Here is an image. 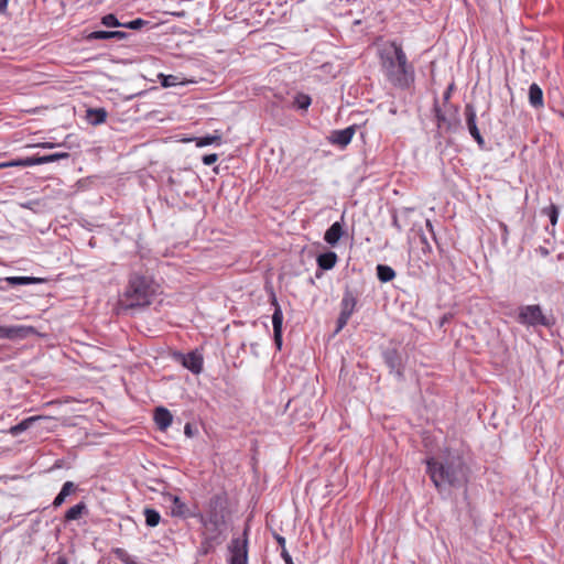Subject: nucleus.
Listing matches in <instances>:
<instances>
[{"label":"nucleus","instance_id":"f257e3e1","mask_svg":"<svg viewBox=\"0 0 564 564\" xmlns=\"http://www.w3.org/2000/svg\"><path fill=\"white\" fill-rule=\"evenodd\" d=\"M427 473L441 491L449 487H463L468 481V468L458 453L445 451L442 456L426 460Z\"/></svg>","mask_w":564,"mask_h":564},{"label":"nucleus","instance_id":"f03ea898","mask_svg":"<svg viewBox=\"0 0 564 564\" xmlns=\"http://www.w3.org/2000/svg\"><path fill=\"white\" fill-rule=\"evenodd\" d=\"M381 70L395 87L408 88L414 82V68L409 63L402 45L397 41L383 44L378 51Z\"/></svg>","mask_w":564,"mask_h":564},{"label":"nucleus","instance_id":"7ed1b4c3","mask_svg":"<svg viewBox=\"0 0 564 564\" xmlns=\"http://www.w3.org/2000/svg\"><path fill=\"white\" fill-rule=\"evenodd\" d=\"M153 295V281L145 275L133 273L130 275L118 304L122 311L145 307L151 304Z\"/></svg>","mask_w":564,"mask_h":564},{"label":"nucleus","instance_id":"20e7f679","mask_svg":"<svg viewBox=\"0 0 564 564\" xmlns=\"http://www.w3.org/2000/svg\"><path fill=\"white\" fill-rule=\"evenodd\" d=\"M200 522L204 528L203 534L208 545L212 547L220 544L227 529L224 499L221 497L216 496L210 499L208 513L205 517L200 516Z\"/></svg>","mask_w":564,"mask_h":564},{"label":"nucleus","instance_id":"39448f33","mask_svg":"<svg viewBox=\"0 0 564 564\" xmlns=\"http://www.w3.org/2000/svg\"><path fill=\"white\" fill-rule=\"evenodd\" d=\"M517 321L528 327L547 326L549 322L540 305H523L519 307Z\"/></svg>","mask_w":564,"mask_h":564},{"label":"nucleus","instance_id":"423d86ee","mask_svg":"<svg viewBox=\"0 0 564 564\" xmlns=\"http://www.w3.org/2000/svg\"><path fill=\"white\" fill-rule=\"evenodd\" d=\"M248 529H245L243 539H232L229 546L231 552L230 564H248Z\"/></svg>","mask_w":564,"mask_h":564},{"label":"nucleus","instance_id":"0eeeda50","mask_svg":"<svg viewBox=\"0 0 564 564\" xmlns=\"http://www.w3.org/2000/svg\"><path fill=\"white\" fill-rule=\"evenodd\" d=\"M178 360L193 375H199L203 371L204 356L198 349H194L185 355L178 354Z\"/></svg>","mask_w":564,"mask_h":564},{"label":"nucleus","instance_id":"6e6552de","mask_svg":"<svg viewBox=\"0 0 564 564\" xmlns=\"http://www.w3.org/2000/svg\"><path fill=\"white\" fill-rule=\"evenodd\" d=\"M465 117H466V126H467V129H468L470 135L475 139V141L477 142V144L480 148H484L485 140H484L482 135L480 134V131L477 127L476 109L471 104H467L465 106Z\"/></svg>","mask_w":564,"mask_h":564},{"label":"nucleus","instance_id":"1a4fd4ad","mask_svg":"<svg viewBox=\"0 0 564 564\" xmlns=\"http://www.w3.org/2000/svg\"><path fill=\"white\" fill-rule=\"evenodd\" d=\"M355 132V126H350L341 130H334L328 137V141L334 145L345 148L350 143Z\"/></svg>","mask_w":564,"mask_h":564},{"label":"nucleus","instance_id":"9d476101","mask_svg":"<svg viewBox=\"0 0 564 564\" xmlns=\"http://www.w3.org/2000/svg\"><path fill=\"white\" fill-rule=\"evenodd\" d=\"M34 332L31 326H1L0 325V339H17V338H25L30 334Z\"/></svg>","mask_w":564,"mask_h":564},{"label":"nucleus","instance_id":"9b49d317","mask_svg":"<svg viewBox=\"0 0 564 564\" xmlns=\"http://www.w3.org/2000/svg\"><path fill=\"white\" fill-rule=\"evenodd\" d=\"M153 417L156 426L161 431H165L173 422V415L167 409L163 406L155 409Z\"/></svg>","mask_w":564,"mask_h":564},{"label":"nucleus","instance_id":"f8f14e48","mask_svg":"<svg viewBox=\"0 0 564 564\" xmlns=\"http://www.w3.org/2000/svg\"><path fill=\"white\" fill-rule=\"evenodd\" d=\"M384 362L391 372H395L398 377H402L401 359L397 350H387L383 354Z\"/></svg>","mask_w":564,"mask_h":564},{"label":"nucleus","instance_id":"ddd939ff","mask_svg":"<svg viewBox=\"0 0 564 564\" xmlns=\"http://www.w3.org/2000/svg\"><path fill=\"white\" fill-rule=\"evenodd\" d=\"M128 33L123 31H94L87 35V40H118L128 37Z\"/></svg>","mask_w":564,"mask_h":564},{"label":"nucleus","instance_id":"4468645a","mask_svg":"<svg viewBox=\"0 0 564 564\" xmlns=\"http://www.w3.org/2000/svg\"><path fill=\"white\" fill-rule=\"evenodd\" d=\"M344 235V226L340 221H335L325 232L324 240L330 245L336 246Z\"/></svg>","mask_w":564,"mask_h":564},{"label":"nucleus","instance_id":"2eb2a0df","mask_svg":"<svg viewBox=\"0 0 564 564\" xmlns=\"http://www.w3.org/2000/svg\"><path fill=\"white\" fill-rule=\"evenodd\" d=\"M529 104L535 109L544 106L543 91L536 83H532L529 87Z\"/></svg>","mask_w":564,"mask_h":564},{"label":"nucleus","instance_id":"dca6fc26","mask_svg":"<svg viewBox=\"0 0 564 564\" xmlns=\"http://www.w3.org/2000/svg\"><path fill=\"white\" fill-rule=\"evenodd\" d=\"M271 304L274 306V312L272 314V325H273V332H282V325H283V312L278 303L276 296L274 293H272L271 296Z\"/></svg>","mask_w":564,"mask_h":564},{"label":"nucleus","instance_id":"f3484780","mask_svg":"<svg viewBox=\"0 0 564 564\" xmlns=\"http://www.w3.org/2000/svg\"><path fill=\"white\" fill-rule=\"evenodd\" d=\"M77 489V486L73 481H66L63 486L61 491L57 494L55 499L53 500V506L55 508L61 507L66 498L74 494Z\"/></svg>","mask_w":564,"mask_h":564},{"label":"nucleus","instance_id":"a211bd4d","mask_svg":"<svg viewBox=\"0 0 564 564\" xmlns=\"http://www.w3.org/2000/svg\"><path fill=\"white\" fill-rule=\"evenodd\" d=\"M86 118L93 126L101 124L107 119V111L105 108H89L87 109Z\"/></svg>","mask_w":564,"mask_h":564},{"label":"nucleus","instance_id":"6ab92c4d","mask_svg":"<svg viewBox=\"0 0 564 564\" xmlns=\"http://www.w3.org/2000/svg\"><path fill=\"white\" fill-rule=\"evenodd\" d=\"M191 141H196V145L198 148H202V147L210 145L213 143L220 144L221 137L219 134H215V135H206V137H202V138L189 139V138H181L178 135V142H191Z\"/></svg>","mask_w":564,"mask_h":564},{"label":"nucleus","instance_id":"aec40b11","mask_svg":"<svg viewBox=\"0 0 564 564\" xmlns=\"http://www.w3.org/2000/svg\"><path fill=\"white\" fill-rule=\"evenodd\" d=\"M88 512L87 506L85 502L80 501L77 505L69 508L65 513V522L74 521L80 519L84 514Z\"/></svg>","mask_w":564,"mask_h":564},{"label":"nucleus","instance_id":"412c9836","mask_svg":"<svg viewBox=\"0 0 564 564\" xmlns=\"http://www.w3.org/2000/svg\"><path fill=\"white\" fill-rule=\"evenodd\" d=\"M337 262V254L333 251L322 253L317 257V264L323 270H330Z\"/></svg>","mask_w":564,"mask_h":564},{"label":"nucleus","instance_id":"4be33fe9","mask_svg":"<svg viewBox=\"0 0 564 564\" xmlns=\"http://www.w3.org/2000/svg\"><path fill=\"white\" fill-rule=\"evenodd\" d=\"M356 304H357L356 297L354 296V294L351 292L347 291L344 294L343 300L340 302V312L346 313L351 316L355 311Z\"/></svg>","mask_w":564,"mask_h":564},{"label":"nucleus","instance_id":"5701e85b","mask_svg":"<svg viewBox=\"0 0 564 564\" xmlns=\"http://www.w3.org/2000/svg\"><path fill=\"white\" fill-rule=\"evenodd\" d=\"M40 417L39 416H30V417H26L24 420H22L20 423L11 426L9 429V433L12 435V436H18L20 435L21 433H23L24 431L29 430L32 424L37 421Z\"/></svg>","mask_w":564,"mask_h":564},{"label":"nucleus","instance_id":"b1692460","mask_svg":"<svg viewBox=\"0 0 564 564\" xmlns=\"http://www.w3.org/2000/svg\"><path fill=\"white\" fill-rule=\"evenodd\" d=\"M377 276L381 282L387 283L394 279L395 271L389 265L378 264Z\"/></svg>","mask_w":564,"mask_h":564},{"label":"nucleus","instance_id":"393cba45","mask_svg":"<svg viewBox=\"0 0 564 564\" xmlns=\"http://www.w3.org/2000/svg\"><path fill=\"white\" fill-rule=\"evenodd\" d=\"M434 112H435V118H436L437 127L440 129H447L448 130V129L452 128L451 121L446 118L445 113L440 108V106L437 104V100H435V102H434Z\"/></svg>","mask_w":564,"mask_h":564},{"label":"nucleus","instance_id":"a878e982","mask_svg":"<svg viewBox=\"0 0 564 564\" xmlns=\"http://www.w3.org/2000/svg\"><path fill=\"white\" fill-rule=\"evenodd\" d=\"M312 99L306 94H297L293 100V107L301 110H306L311 106Z\"/></svg>","mask_w":564,"mask_h":564},{"label":"nucleus","instance_id":"bb28decb","mask_svg":"<svg viewBox=\"0 0 564 564\" xmlns=\"http://www.w3.org/2000/svg\"><path fill=\"white\" fill-rule=\"evenodd\" d=\"M145 523L149 527H156L161 520L160 513L151 508L144 509Z\"/></svg>","mask_w":564,"mask_h":564},{"label":"nucleus","instance_id":"cd10ccee","mask_svg":"<svg viewBox=\"0 0 564 564\" xmlns=\"http://www.w3.org/2000/svg\"><path fill=\"white\" fill-rule=\"evenodd\" d=\"M113 553L118 560H120L123 564H138L135 558L131 556L124 549H115Z\"/></svg>","mask_w":564,"mask_h":564},{"label":"nucleus","instance_id":"c85d7f7f","mask_svg":"<svg viewBox=\"0 0 564 564\" xmlns=\"http://www.w3.org/2000/svg\"><path fill=\"white\" fill-rule=\"evenodd\" d=\"M101 24L107 28H119L122 26V23L118 20V18L113 13L106 14L101 18Z\"/></svg>","mask_w":564,"mask_h":564},{"label":"nucleus","instance_id":"c756f323","mask_svg":"<svg viewBox=\"0 0 564 564\" xmlns=\"http://www.w3.org/2000/svg\"><path fill=\"white\" fill-rule=\"evenodd\" d=\"M543 214H545L552 226H555L558 219V209L554 204H551L550 206L545 207L543 209Z\"/></svg>","mask_w":564,"mask_h":564},{"label":"nucleus","instance_id":"7c9ffc66","mask_svg":"<svg viewBox=\"0 0 564 564\" xmlns=\"http://www.w3.org/2000/svg\"><path fill=\"white\" fill-rule=\"evenodd\" d=\"M35 281L34 278L29 276H10L7 278V282L11 285H28Z\"/></svg>","mask_w":564,"mask_h":564},{"label":"nucleus","instance_id":"2f4dec72","mask_svg":"<svg viewBox=\"0 0 564 564\" xmlns=\"http://www.w3.org/2000/svg\"><path fill=\"white\" fill-rule=\"evenodd\" d=\"M13 166H18V167L30 166L29 159L28 158L17 159V160H11V161H8V162H4V163L0 164V169H2V167H13Z\"/></svg>","mask_w":564,"mask_h":564},{"label":"nucleus","instance_id":"473e14b6","mask_svg":"<svg viewBox=\"0 0 564 564\" xmlns=\"http://www.w3.org/2000/svg\"><path fill=\"white\" fill-rule=\"evenodd\" d=\"M148 22L142 19H135L128 23H122V28L131 29V30H140L143 25H145Z\"/></svg>","mask_w":564,"mask_h":564},{"label":"nucleus","instance_id":"72a5a7b5","mask_svg":"<svg viewBox=\"0 0 564 564\" xmlns=\"http://www.w3.org/2000/svg\"><path fill=\"white\" fill-rule=\"evenodd\" d=\"M349 318H350V315L340 312V314L337 318V327H336L335 334L339 333L347 325Z\"/></svg>","mask_w":564,"mask_h":564},{"label":"nucleus","instance_id":"f704fd0d","mask_svg":"<svg viewBox=\"0 0 564 564\" xmlns=\"http://www.w3.org/2000/svg\"><path fill=\"white\" fill-rule=\"evenodd\" d=\"M161 78V85L163 87H171L176 85V76L174 75H163L160 74L159 76Z\"/></svg>","mask_w":564,"mask_h":564},{"label":"nucleus","instance_id":"c9c22d12","mask_svg":"<svg viewBox=\"0 0 564 564\" xmlns=\"http://www.w3.org/2000/svg\"><path fill=\"white\" fill-rule=\"evenodd\" d=\"M62 145H63V144H61V143L41 142V143H37V144H30V145H28V147H29V148L53 149V148L62 147Z\"/></svg>","mask_w":564,"mask_h":564},{"label":"nucleus","instance_id":"e433bc0d","mask_svg":"<svg viewBox=\"0 0 564 564\" xmlns=\"http://www.w3.org/2000/svg\"><path fill=\"white\" fill-rule=\"evenodd\" d=\"M218 160V155L216 153L206 154L202 158V161L205 165H212Z\"/></svg>","mask_w":564,"mask_h":564},{"label":"nucleus","instance_id":"4c0bfd02","mask_svg":"<svg viewBox=\"0 0 564 564\" xmlns=\"http://www.w3.org/2000/svg\"><path fill=\"white\" fill-rule=\"evenodd\" d=\"M197 432V427L191 423H187L184 427V433L187 437H193Z\"/></svg>","mask_w":564,"mask_h":564},{"label":"nucleus","instance_id":"58836bf2","mask_svg":"<svg viewBox=\"0 0 564 564\" xmlns=\"http://www.w3.org/2000/svg\"><path fill=\"white\" fill-rule=\"evenodd\" d=\"M28 159L30 162V166L44 164V160H43L42 155L30 156Z\"/></svg>","mask_w":564,"mask_h":564},{"label":"nucleus","instance_id":"ea45409f","mask_svg":"<svg viewBox=\"0 0 564 564\" xmlns=\"http://www.w3.org/2000/svg\"><path fill=\"white\" fill-rule=\"evenodd\" d=\"M392 226L395 228L398 232H401L403 230V226L399 221V217L397 214L392 215Z\"/></svg>","mask_w":564,"mask_h":564},{"label":"nucleus","instance_id":"a19ab883","mask_svg":"<svg viewBox=\"0 0 564 564\" xmlns=\"http://www.w3.org/2000/svg\"><path fill=\"white\" fill-rule=\"evenodd\" d=\"M274 337V344L276 348L280 350L282 348V332H279V335L276 332H273Z\"/></svg>","mask_w":564,"mask_h":564},{"label":"nucleus","instance_id":"79ce46f5","mask_svg":"<svg viewBox=\"0 0 564 564\" xmlns=\"http://www.w3.org/2000/svg\"><path fill=\"white\" fill-rule=\"evenodd\" d=\"M54 154V158L56 161H59V160H65V159H68L70 156V154L68 152H56V153H53Z\"/></svg>","mask_w":564,"mask_h":564},{"label":"nucleus","instance_id":"37998d69","mask_svg":"<svg viewBox=\"0 0 564 564\" xmlns=\"http://www.w3.org/2000/svg\"><path fill=\"white\" fill-rule=\"evenodd\" d=\"M196 82H197L196 79H193V78L192 79H187V78L178 75L177 85L182 86V85H185V84H188V83H196Z\"/></svg>","mask_w":564,"mask_h":564},{"label":"nucleus","instance_id":"c03bdc74","mask_svg":"<svg viewBox=\"0 0 564 564\" xmlns=\"http://www.w3.org/2000/svg\"><path fill=\"white\" fill-rule=\"evenodd\" d=\"M282 557L285 561L286 564H294L291 555L288 553L286 550H282Z\"/></svg>","mask_w":564,"mask_h":564},{"label":"nucleus","instance_id":"a18cd8bd","mask_svg":"<svg viewBox=\"0 0 564 564\" xmlns=\"http://www.w3.org/2000/svg\"><path fill=\"white\" fill-rule=\"evenodd\" d=\"M9 0H0V14L4 13L8 8Z\"/></svg>","mask_w":564,"mask_h":564},{"label":"nucleus","instance_id":"49530a36","mask_svg":"<svg viewBox=\"0 0 564 564\" xmlns=\"http://www.w3.org/2000/svg\"><path fill=\"white\" fill-rule=\"evenodd\" d=\"M42 156H43V160H44V164L56 162L53 153L52 154H47V155H42Z\"/></svg>","mask_w":564,"mask_h":564},{"label":"nucleus","instance_id":"de8ad7c7","mask_svg":"<svg viewBox=\"0 0 564 564\" xmlns=\"http://www.w3.org/2000/svg\"><path fill=\"white\" fill-rule=\"evenodd\" d=\"M453 84L449 85L446 89V91L444 93V100L447 101L449 98H451V94H452V90H453Z\"/></svg>","mask_w":564,"mask_h":564},{"label":"nucleus","instance_id":"09e8293b","mask_svg":"<svg viewBox=\"0 0 564 564\" xmlns=\"http://www.w3.org/2000/svg\"><path fill=\"white\" fill-rule=\"evenodd\" d=\"M177 509H178V517L185 516V509H186V507H185V505H184V503H181V502L178 501Z\"/></svg>","mask_w":564,"mask_h":564},{"label":"nucleus","instance_id":"8fccbe9b","mask_svg":"<svg viewBox=\"0 0 564 564\" xmlns=\"http://www.w3.org/2000/svg\"><path fill=\"white\" fill-rule=\"evenodd\" d=\"M276 541H278L279 545H281L283 550H285L284 549V546H285V539L283 536L278 535L276 536Z\"/></svg>","mask_w":564,"mask_h":564},{"label":"nucleus","instance_id":"3c124183","mask_svg":"<svg viewBox=\"0 0 564 564\" xmlns=\"http://www.w3.org/2000/svg\"><path fill=\"white\" fill-rule=\"evenodd\" d=\"M56 564H68V561L65 556H58Z\"/></svg>","mask_w":564,"mask_h":564},{"label":"nucleus","instance_id":"603ef678","mask_svg":"<svg viewBox=\"0 0 564 564\" xmlns=\"http://www.w3.org/2000/svg\"><path fill=\"white\" fill-rule=\"evenodd\" d=\"M539 250H540L542 256H547L549 254V250L546 248H544V247H540Z\"/></svg>","mask_w":564,"mask_h":564},{"label":"nucleus","instance_id":"864d4df0","mask_svg":"<svg viewBox=\"0 0 564 564\" xmlns=\"http://www.w3.org/2000/svg\"><path fill=\"white\" fill-rule=\"evenodd\" d=\"M172 502H173V506H172V508H171V512H172V514H175V508H174V506H176V496L173 498Z\"/></svg>","mask_w":564,"mask_h":564},{"label":"nucleus","instance_id":"5fc2aeb1","mask_svg":"<svg viewBox=\"0 0 564 564\" xmlns=\"http://www.w3.org/2000/svg\"><path fill=\"white\" fill-rule=\"evenodd\" d=\"M426 226L432 230V224L430 220L426 221Z\"/></svg>","mask_w":564,"mask_h":564}]
</instances>
